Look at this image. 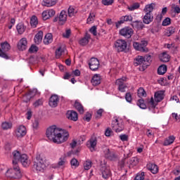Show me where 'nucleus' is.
<instances>
[{"label": "nucleus", "instance_id": "nucleus-1", "mask_svg": "<svg viewBox=\"0 0 180 180\" xmlns=\"http://www.w3.org/2000/svg\"><path fill=\"white\" fill-rule=\"evenodd\" d=\"M46 134L47 139L56 144L65 143V141H67L70 137L68 131H66L65 134H62L57 125H52L46 129Z\"/></svg>", "mask_w": 180, "mask_h": 180}, {"label": "nucleus", "instance_id": "nucleus-2", "mask_svg": "<svg viewBox=\"0 0 180 180\" xmlns=\"http://www.w3.org/2000/svg\"><path fill=\"white\" fill-rule=\"evenodd\" d=\"M6 176L10 178V179H20L22 178V172H20L19 165L13 162V167L7 170Z\"/></svg>", "mask_w": 180, "mask_h": 180}, {"label": "nucleus", "instance_id": "nucleus-3", "mask_svg": "<svg viewBox=\"0 0 180 180\" xmlns=\"http://www.w3.org/2000/svg\"><path fill=\"white\" fill-rule=\"evenodd\" d=\"M154 6L155 4L152 3L146 6V8L143 9L145 12V15L143 18V22L145 25H150L153 20H154V15H153V11H154Z\"/></svg>", "mask_w": 180, "mask_h": 180}, {"label": "nucleus", "instance_id": "nucleus-4", "mask_svg": "<svg viewBox=\"0 0 180 180\" xmlns=\"http://www.w3.org/2000/svg\"><path fill=\"white\" fill-rule=\"evenodd\" d=\"M46 160L40 154H37L36 159L34 160L32 169L37 172H43L46 168Z\"/></svg>", "mask_w": 180, "mask_h": 180}, {"label": "nucleus", "instance_id": "nucleus-5", "mask_svg": "<svg viewBox=\"0 0 180 180\" xmlns=\"http://www.w3.org/2000/svg\"><path fill=\"white\" fill-rule=\"evenodd\" d=\"M164 99V92L162 91H157L155 93L154 98L151 97L150 100L148 101L149 105L152 108H155L158 103L161 102Z\"/></svg>", "mask_w": 180, "mask_h": 180}, {"label": "nucleus", "instance_id": "nucleus-6", "mask_svg": "<svg viewBox=\"0 0 180 180\" xmlns=\"http://www.w3.org/2000/svg\"><path fill=\"white\" fill-rule=\"evenodd\" d=\"M111 127L112 130L116 131V133H120L124 129V125L122 121H119L117 118H115V120L112 122Z\"/></svg>", "mask_w": 180, "mask_h": 180}, {"label": "nucleus", "instance_id": "nucleus-7", "mask_svg": "<svg viewBox=\"0 0 180 180\" xmlns=\"http://www.w3.org/2000/svg\"><path fill=\"white\" fill-rule=\"evenodd\" d=\"M115 46L118 53H122L127 49V42L123 39H117L115 43Z\"/></svg>", "mask_w": 180, "mask_h": 180}, {"label": "nucleus", "instance_id": "nucleus-8", "mask_svg": "<svg viewBox=\"0 0 180 180\" xmlns=\"http://www.w3.org/2000/svg\"><path fill=\"white\" fill-rule=\"evenodd\" d=\"M133 33L134 31L130 27H125L120 30V34L127 39H130L133 36Z\"/></svg>", "mask_w": 180, "mask_h": 180}, {"label": "nucleus", "instance_id": "nucleus-9", "mask_svg": "<svg viewBox=\"0 0 180 180\" xmlns=\"http://www.w3.org/2000/svg\"><path fill=\"white\" fill-rule=\"evenodd\" d=\"M127 79V78L126 77H122L116 80L115 84L117 85L120 92H125V89L127 88V86L124 84V82H126Z\"/></svg>", "mask_w": 180, "mask_h": 180}, {"label": "nucleus", "instance_id": "nucleus-10", "mask_svg": "<svg viewBox=\"0 0 180 180\" xmlns=\"http://www.w3.org/2000/svg\"><path fill=\"white\" fill-rule=\"evenodd\" d=\"M100 65L99 60L96 58H91L89 62V68L91 71H97V70H99Z\"/></svg>", "mask_w": 180, "mask_h": 180}, {"label": "nucleus", "instance_id": "nucleus-11", "mask_svg": "<svg viewBox=\"0 0 180 180\" xmlns=\"http://www.w3.org/2000/svg\"><path fill=\"white\" fill-rule=\"evenodd\" d=\"M15 136L18 138L22 139V137H24V136H26V133L27 131H26V127L23 125L19 126L15 131Z\"/></svg>", "mask_w": 180, "mask_h": 180}, {"label": "nucleus", "instance_id": "nucleus-12", "mask_svg": "<svg viewBox=\"0 0 180 180\" xmlns=\"http://www.w3.org/2000/svg\"><path fill=\"white\" fill-rule=\"evenodd\" d=\"M134 64L136 67H137V65H141L143 70H146V68H144L146 65V60L144 59V57L141 56H138L136 57Z\"/></svg>", "mask_w": 180, "mask_h": 180}, {"label": "nucleus", "instance_id": "nucleus-13", "mask_svg": "<svg viewBox=\"0 0 180 180\" xmlns=\"http://www.w3.org/2000/svg\"><path fill=\"white\" fill-rule=\"evenodd\" d=\"M98 143V139L96 137H91L89 141L87 142V147L89 150L92 151H95V147H96V144Z\"/></svg>", "mask_w": 180, "mask_h": 180}, {"label": "nucleus", "instance_id": "nucleus-14", "mask_svg": "<svg viewBox=\"0 0 180 180\" xmlns=\"http://www.w3.org/2000/svg\"><path fill=\"white\" fill-rule=\"evenodd\" d=\"M132 20L133 17L131 15L122 16L118 22H115L116 27H120V25H122L124 22H131Z\"/></svg>", "mask_w": 180, "mask_h": 180}, {"label": "nucleus", "instance_id": "nucleus-15", "mask_svg": "<svg viewBox=\"0 0 180 180\" xmlns=\"http://www.w3.org/2000/svg\"><path fill=\"white\" fill-rule=\"evenodd\" d=\"M58 101H60V98H58V96L57 95H53L50 98H49V106L51 108H57L58 105Z\"/></svg>", "mask_w": 180, "mask_h": 180}, {"label": "nucleus", "instance_id": "nucleus-16", "mask_svg": "<svg viewBox=\"0 0 180 180\" xmlns=\"http://www.w3.org/2000/svg\"><path fill=\"white\" fill-rule=\"evenodd\" d=\"M18 49L20 51H23L27 49V40L26 38L21 39L18 43Z\"/></svg>", "mask_w": 180, "mask_h": 180}, {"label": "nucleus", "instance_id": "nucleus-17", "mask_svg": "<svg viewBox=\"0 0 180 180\" xmlns=\"http://www.w3.org/2000/svg\"><path fill=\"white\" fill-rule=\"evenodd\" d=\"M19 161H20L23 167H29L30 165V160L26 154L21 155Z\"/></svg>", "mask_w": 180, "mask_h": 180}, {"label": "nucleus", "instance_id": "nucleus-18", "mask_svg": "<svg viewBox=\"0 0 180 180\" xmlns=\"http://www.w3.org/2000/svg\"><path fill=\"white\" fill-rule=\"evenodd\" d=\"M66 116L70 120L77 122L78 120V113L74 110L68 111Z\"/></svg>", "mask_w": 180, "mask_h": 180}, {"label": "nucleus", "instance_id": "nucleus-19", "mask_svg": "<svg viewBox=\"0 0 180 180\" xmlns=\"http://www.w3.org/2000/svg\"><path fill=\"white\" fill-rule=\"evenodd\" d=\"M101 172L102 174L103 178L104 179H108L110 176V169L109 167H106V166H103L101 168Z\"/></svg>", "mask_w": 180, "mask_h": 180}, {"label": "nucleus", "instance_id": "nucleus-20", "mask_svg": "<svg viewBox=\"0 0 180 180\" xmlns=\"http://www.w3.org/2000/svg\"><path fill=\"white\" fill-rule=\"evenodd\" d=\"M103 153L105 158L108 160H110L112 161V160H115V158H116L115 153L113 152H110V150L108 148L104 149Z\"/></svg>", "mask_w": 180, "mask_h": 180}, {"label": "nucleus", "instance_id": "nucleus-21", "mask_svg": "<svg viewBox=\"0 0 180 180\" xmlns=\"http://www.w3.org/2000/svg\"><path fill=\"white\" fill-rule=\"evenodd\" d=\"M146 168L153 174H158V166L155 164L148 163Z\"/></svg>", "mask_w": 180, "mask_h": 180}, {"label": "nucleus", "instance_id": "nucleus-22", "mask_svg": "<svg viewBox=\"0 0 180 180\" xmlns=\"http://www.w3.org/2000/svg\"><path fill=\"white\" fill-rule=\"evenodd\" d=\"M22 156V155H20V152L18 151V150H14L13 152V162L15 164H18V162H19V160H20V157Z\"/></svg>", "mask_w": 180, "mask_h": 180}, {"label": "nucleus", "instance_id": "nucleus-23", "mask_svg": "<svg viewBox=\"0 0 180 180\" xmlns=\"http://www.w3.org/2000/svg\"><path fill=\"white\" fill-rule=\"evenodd\" d=\"M91 84L94 86H98L101 84V75H94L91 79Z\"/></svg>", "mask_w": 180, "mask_h": 180}, {"label": "nucleus", "instance_id": "nucleus-24", "mask_svg": "<svg viewBox=\"0 0 180 180\" xmlns=\"http://www.w3.org/2000/svg\"><path fill=\"white\" fill-rule=\"evenodd\" d=\"M34 40L36 44H40V43H41V40H43V31H39L34 36Z\"/></svg>", "mask_w": 180, "mask_h": 180}, {"label": "nucleus", "instance_id": "nucleus-25", "mask_svg": "<svg viewBox=\"0 0 180 180\" xmlns=\"http://www.w3.org/2000/svg\"><path fill=\"white\" fill-rule=\"evenodd\" d=\"M16 30L18 31V34H23L26 31V26L23 22H19L16 26Z\"/></svg>", "mask_w": 180, "mask_h": 180}, {"label": "nucleus", "instance_id": "nucleus-26", "mask_svg": "<svg viewBox=\"0 0 180 180\" xmlns=\"http://www.w3.org/2000/svg\"><path fill=\"white\" fill-rule=\"evenodd\" d=\"M58 18L60 25L65 23V22H67V12L65 11H62Z\"/></svg>", "mask_w": 180, "mask_h": 180}, {"label": "nucleus", "instance_id": "nucleus-27", "mask_svg": "<svg viewBox=\"0 0 180 180\" xmlns=\"http://www.w3.org/2000/svg\"><path fill=\"white\" fill-rule=\"evenodd\" d=\"M1 50H2V52L8 53L9 50H11V44L8 43V41H4L1 44Z\"/></svg>", "mask_w": 180, "mask_h": 180}, {"label": "nucleus", "instance_id": "nucleus-28", "mask_svg": "<svg viewBox=\"0 0 180 180\" xmlns=\"http://www.w3.org/2000/svg\"><path fill=\"white\" fill-rule=\"evenodd\" d=\"M91 39V35L86 34L84 38L79 40V44L81 46H86L89 43V39Z\"/></svg>", "mask_w": 180, "mask_h": 180}, {"label": "nucleus", "instance_id": "nucleus-29", "mask_svg": "<svg viewBox=\"0 0 180 180\" xmlns=\"http://www.w3.org/2000/svg\"><path fill=\"white\" fill-rule=\"evenodd\" d=\"M159 58L162 63H168V61H169V55L166 52H163L160 55Z\"/></svg>", "mask_w": 180, "mask_h": 180}, {"label": "nucleus", "instance_id": "nucleus-30", "mask_svg": "<svg viewBox=\"0 0 180 180\" xmlns=\"http://www.w3.org/2000/svg\"><path fill=\"white\" fill-rule=\"evenodd\" d=\"M53 42V34L51 33H48L45 35L44 39V44H50Z\"/></svg>", "mask_w": 180, "mask_h": 180}, {"label": "nucleus", "instance_id": "nucleus-31", "mask_svg": "<svg viewBox=\"0 0 180 180\" xmlns=\"http://www.w3.org/2000/svg\"><path fill=\"white\" fill-rule=\"evenodd\" d=\"M57 4V0H45L43 1L42 5L44 6H47L48 8H50V6H54Z\"/></svg>", "mask_w": 180, "mask_h": 180}, {"label": "nucleus", "instance_id": "nucleus-32", "mask_svg": "<svg viewBox=\"0 0 180 180\" xmlns=\"http://www.w3.org/2000/svg\"><path fill=\"white\" fill-rule=\"evenodd\" d=\"M75 109L77 110V111L79 112V113H80V115H83L84 106H82V104H81V103H79L78 101H75Z\"/></svg>", "mask_w": 180, "mask_h": 180}, {"label": "nucleus", "instance_id": "nucleus-33", "mask_svg": "<svg viewBox=\"0 0 180 180\" xmlns=\"http://www.w3.org/2000/svg\"><path fill=\"white\" fill-rule=\"evenodd\" d=\"M175 141V136H169L168 138H167L163 143V146H171L172 143Z\"/></svg>", "mask_w": 180, "mask_h": 180}, {"label": "nucleus", "instance_id": "nucleus-34", "mask_svg": "<svg viewBox=\"0 0 180 180\" xmlns=\"http://www.w3.org/2000/svg\"><path fill=\"white\" fill-rule=\"evenodd\" d=\"M133 47L135 50H136L137 51H141V53H146L145 52V49L143 47H142V46L141 45L140 43L139 42H134L133 43Z\"/></svg>", "mask_w": 180, "mask_h": 180}, {"label": "nucleus", "instance_id": "nucleus-35", "mask_svg": "<svg viewBox=\"0 0 180 180\" xmlns=\"http://www.w3.org/2000/svg\"><path fill=\"white\" fill-rule=\"evenodd\" d=\"M144 60H145V66L144 68H147V67H149L150 63L152 61V56L150 55H146L143 57Z\"/></svg>", "mask_w": 180, "mask_h": 180}, {"label": "nucleus", "instance_id": "nucleus-36", "mask_svg": "<svg viewBox=\"0 0 180 180\" xmlns=\"http://www.w3.org/2000/svg\"><path fill=\"white\" fill-rule=\"evenodd\" d=\"M167 72V65H162L158 68V74L159 75H164Z\"/></svg>", "mask_w": 180, "mask_h": 180}, {"label": "nucleus", "instance_id": "nucleus-37", "mask_svg": "<svg viewBox=\"0 0 180 180\" xmlns=\"http://www.w3.org/2000/svg\"><path fill=\"white\" fill-rule=\"evenodd\" d=\"M12 122H4L1 124V127L3 130H9V129H12Z\"/></svg>", "mask_w": 180, "mask_h": 180}, {"label": "nucleus", "instance_id": "nucleus-38", "mask_svg": "<svg viewBox=\"0 0 180 180\" xmlns=\"http://www.w3.org/2000/svg\"><path fill=\"white\" fill-rule=\"evenodd\" d=\"M38 24H39V21L37 20V17H36L35 15H33L30 20V25L32 27H34V28L37 27Z\"/></svg>", "mask_w": 180, "mask_h": 180}, {"label": "nucleus", "instance_id": "nucleus-39", "mask_svg": "<svg viewBox=\"0 0 180 180\" xmlns=\"http://www.w3.org/2000/svg\"><path fill=\"white\" fill-rule=\"evenodd\" d=\"M132 26L134 27H136V29H143L144 27V25L143 24V22L141 21H135L132 23Z\"/></svg>", "mask_w": 180, "mask_h": 180}, {"label": "nucleus", "instance_id": "nucleus-40", "mask_svg": "<svg viewBox=\"0 0 180 180\" xmlns=\"http://www.w3.org/2000/svg\"><path fill=\"white\" fill-rule=\"evenodd\" d=\"M129 164L133 167L137 165V164H139V158L136 157L131 158L129 160Z\"/></svg>", "mask_w": 180, "mask_h": 180}, {"label": "nucleus", "instance_id": "nucleus-41", "mask_svg": "<svg viewBox=\"0 0 180 180\" xmlns=\"http://www.w3.org/2000/svg\"><path fill=\"white\" fill-rule=\"evenodd\" d=\"M174 33H175V27H169L167 30L166 36H167V37H169L170 36H172Z\"/></svg>", "mask_w": 180, "mask_h": 180}, {"label": "nucleus", "instance_id": "nucleus-42", "mask_svg": "<svg viewBox=\"0 0 180 180\" xmlns=\"http://www.w3.org/2000/svg\"><path fill=\"white\" fill-rule=\"evenodd\" d=\"M137 105L141 108V109H146L147 105H146V103H144V100L143 99H139L137 101Z\"/></svg>", "mask_w": 180, "mask_h": 180}, {"label": "nucleus", "instance_id": "nucleus-43", "mask_svg": "<svg viewBox=\"0 0 180 180\" xmlns=\"http://www.w3.org/2000/svg\"><path fill=\"white\" fill-rule=\"evenodd\" d=\"M30 99H32V95L30 94V93L25 94L22 96V101L25 102V103H27V102H30Z\"/></svg>", "mask_w": 180, "mask_h": 180}, {"label": "nucleus", "instance_id": "nucleus-44", "mask_svg": "<svg viewBox=\"0 0 180 180\" xmlns=\"http://www.w3.org/2000/svg\"><path fill=\"white\" fill-rule=\"evenodd\" d=\"M91 167L92 162L91 160H86L84 164V168L86 171H88V169H91Z\"/></svg>", "mask_w": 180, "mask_h": 180}, {"label": "nucleus", "instance_id": "nucleus-45", "mask_svg": "<svg viewBox=\"0 0 180 180\" xmlns=\"http://www.w3.org/2000/svg\"><path fill=\"white\" fill-rule=\"evenodd\" d=\"M68 13L70 18H72V16H74V15H75V13H77V11H75V9L74 8V7L70 6L68 10Z\"/></svg>", "mask_w": 180, "mask_h": 180}, {"label": "nucleus", "instance_id": "nucleus-46", "mask_svg": "<svg viewBox=\"0 0 180 180\" xmlns=\"http://www.w3.org/2000/svg\"><path fill=\"white\" fill-rule=\"evenodd\" d=\"M138 96L139 97L141 96H147V94L146 93V91L142 87H140L138 90Z\"/></svg>", "mask_w": 180, "mask_h": 180}, {"label": "nucleus", "instance_id": "nucleus-47", "mask_svg": "<svg viewBox=\"0 0 180 180\" xmlns=\"http://www.w3.org/2000/svg\"><path fill=\"white\" fill-rule=\"evenodd\" d=\"M70 164L72 167H75V168H77V167L79 166V162H78V160L75 158H72L70 161Z\"/></svg>", "mask_w": 180, "mask_h": 180}, {"label": "nucleus", "instance_id": "nucleus-48", "mask_svg": "<svg viewBox=\"0 0 180 180\" xmlns=\"http://www.w3.org/2000/svg\"><path fill=\"white\" fill-rule=\"evenodd\" d=\"M95 20V13H90L89 18H87V23H91V22H94Z\"/></svg>", "mask_w": 180, "mask_h": 180}, {"label": "nucleus", "instance_id": "nucleus-49", "mask_svg": "<svg viewBox=\"0 0 180 180\" xmlns=\"http://www.w3.org/2000/svg\"><path fill=\"white\" fill-rule=\"evenodd\" d=\"M91 119H92V115L89 112H86L83 117V120L86 122H91Z\"/></svg>", "mask_w": 180, "mask_h": 180}, {"label": "nucleus", "instance_id": "nucleus-50", "mask_svg": "<svg viewBox=\"0 0 180 180\" xmlns=\"http://www.w3.org/2000/svg\"><path fill=\"white\" fill-rule=\"evenodd\" d=\"M103 5H105V6H109V5H112L115 0H102Z\"/></svg>", "mask_w": 180, "mask_h": 180}, {"label": "nucleus", "instance_id": "nucleus-51", "mask_svg": "<svg viewBox=\"0 0 180 180\" xmlns=\"http://www.w3.org/2000/svg\"><path fill=\"white\" fill-rule=\"evenodd\" d=\"M139 44H141V46H142V47L144 49L145 53H147V51H148V49H147L148 42L147 41H141Z\"/></svg>", "mask_w": 180, "mask_h": 180}, {"label": "nucleus", "instance_id": "nucleus-52", "mask_svg": "<svg viewBox=\"0 0 180 180\" xmlns=\"http://www.w3.org/2000/svg\"><path fill=\"white\" fill-rule=\"evenodd\" d=\"M34 108H39V106H41L43 105V99H38L33 103Z\"/></svg>", "mask_w": 180, "mask_h": 180}, {"label": "nucleus", "instance_id": "nucleus-53", "mask_svg": "<svg viewBox=\"0 0 180 180\" xmlns=\"http://www.w3.org/2000/svg\"><path fill=\"white\" fill-rule=\"evenodd\" d=\"M140 8V4L139 3H135L130 7H129V11H134Z\"/></svg>", "mask_w": 180, "mask_h": 180}, {"label": "nucleus", "instance_id": "nucleus-54", "mask_svg": "<svg viewBox=\"0 0 180 180\" xmlns=\"http://www.w3.org/2000/svg\"><path fill=\"white\" fill-rule=\"evenodd\" d=\"M37 51H39V48L34 45L31 46L29 49L30 53H37Z\"/></svg>", "mask_w": 180, "mask_h": 180}, {"label": "nucleus", "instance_id": "nucleus-55", "mask_svg": "<svg viewBox=\"0 0 180 180\" xmlns=\"http://www.w3.org/2000/svg\"><path fill=\"white\" fill-rule=\"evenodd\" d=\"M171 25V18H166L162 22V26H168Z\"/></svg>", "mask_w": 180, "mask_h": 180}, {"label": "nucleus", "instance_id": "nucleus-56", "mask_svg": "<svg viewBox=\"0 0 180 180\" xmlns=\"http://www.w3.org/2000/svg\"><path fill=\"white\" fill-rule=\"evenodd\" d=\"M42 19L44 20H47V19H50V15L47 11H45L42 13Z\"/></svg>", "mask_w": 180, "mask_h": 180}, {"label": "nucleus", "instance_id": "nucleus-57", "mask_svg": "<svg viewBox=\"0 0 180 180\" xmlns=\"http://www.w3.org/2000/svg\"><path fill=\"white\" fill-rule=\"evenodd\" d=\"M63 54V49H61V47H59L56 51V56L58 58H59V57H61Z\"/></svg>", "mask_w": 180, "mask_h": 180}, {"label": "nucleus", "instance_id": "nucleus-58", "mask_svg": "<svg viewBox=\"0 0 180 180\" xmlns=\"http://www.w3.org/2000/svg\"><path fill=\"white\" fill-rule=\"evenodd\" d=\"M1 57L2 58H5V60H9L11 57H9V55L6 52H2V50H1Z\"/></svg>", "mask_w": 180, "mask_h": 180}, {"label": "nucleus", "instance_id": "nucleus-59", "mask_svg": "<svg viewBox=\"0 0 180 180\" xmlns=\"http://www.w3.org/2000/svg\"><path fill=\"white\" fill-rule=\"evenodd\" d=\"M71 36V30H66L65 33L63 34V37L65 39H69Z\"/></svg>", "mask_w": 180, "mask_h": 180}, {"label": "nucleus", "instance_id": "nucleus-60", "mask_svg": "<svg viewBox=\"0 0 180 180\" xmlns=\"http://www.w3.org/2000/svg\"><path fill=\"white\" fill-rule=\"evenodd\" d=\"M135 180H144V172H142L140 174H137Z\"/></svg>", "mask_w": 180, "mask_h": 180}, {"label": "nucleus", "instance_id": "nucleus-61", "mask_svg": "<svg viewBox=\"0 0 180 180\" xmlns=\"http://www.w3.org/2000/svg\"><path fill=\"white\" fill-rule=\"evenodd\" d=\"M125 99H126L127 102H129L130 103V102H131V101H132L131 94L127 93L125 95Z\"/></svg>", "mask_w": 180, "mask_h": 180}, {"label": "nucleus", "instance_id": "nucleus-62", "mask_svg": "<svg viewBox=\"0 0 180 180\" xmlns=\"http://www.w3.org/2000/svg\"><path fill=\"white\" fill-rule=\"evenodd\" d=\"M89 32H90V33H92V34L94 35V36H96V34H97V32H96V26H93V27H91V28H90V30H89Z\"/></svg>", "mask_w": 180, "mask_h": 180}, {"label": "nucleus", "instance_id": "nucleus-63", "mask_svg": "<svg viewBox=\"0 0 180 180\" xmlns=\"http://www.w3.org/2000/svg\"><path fill=\"white\" fill-rule=\"evenodd\" d=\"M40 122L39 121L38 119L34 120L32 126L34 129H39V124Z\"/></svg>", "mask_w": 180, "mask_h": 180}, {"label": "nucleus", "instance_id": "nucleus-64", "mask_svg": "<svg viewBox=\"0 0 180 180\" xmlns=\"http://www.w3.org/2000/svg\"><path fill=\"white\" fill-rule=\"evenodd\" d=\"M120 139L122 141H127V140H129V136L126 134H122L120 136Z\"/></svg>", "mask_w": 180, "mask_h": 180}]
</instances>
